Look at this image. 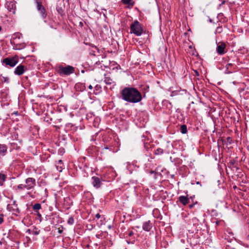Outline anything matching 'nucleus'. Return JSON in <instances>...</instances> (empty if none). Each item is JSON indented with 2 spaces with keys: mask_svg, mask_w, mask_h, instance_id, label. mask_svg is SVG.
Here are the masks:
<instances>
[{
  "mask_svg": "<svg viewBox=\"0 0 249 249\" xmlns=\"http://www.w3.org/2000/svg\"><path fill=\"white\" fill-rule=\"evenodd\" d=\"M5 179H6V176L4 174L0 173V186L3 185V183L5 181Z\"/></svg>",
  "mask_w": 249,
  "mask_h": 249,
  "instance_id": "4468645a",
  "label": "nucleus"
},
{
  "mask_svg": "<svg viewBox=\"0 0 249 249\" xmlns=\"http://www.w3.org/2000/svg\"><path fill=\"white\" fill-rule=\"evenodd\" d=\"M142 28L141 24L135 20L130 26V33L135 34L137 36H140L142 33Z\"/></svg>",
  "mask_w": 249,
  "mask_h": 249,
  "instance_id": "f03ea898",
  "label": "nucleus"
},
{
  "mask_svg": "<svg viewBox=\"0 0 249 249\" xmlns=\"http://www.w3.org/2000/svg\"><path fill=\"white\" fill-rule=\"evenodd\" d=\"M216 31L220 32L221 31V27H217Z\"/></svg>",
  "mask_w": 249,
  "mask_h": 249,
  "instance_id": "a878e982",
  "label": "nucleus"
},
{
  "mask_svg": "<svg viewBox=\"0 0 249 249\" xmlns=\"http://www.w3.org/2000/svg\"><path fill=\"white\" fill-rule=\"evenodd\" d=\"M152 228V223L149 220L144 222L142 225L143 230L146 231H150Z\"/></svg>",
  "mask_w": 249,
  "mask_h": 249,
  "instance_id": "9d476101",
  "label": "nucleus"
},
{
  "mask_svg": "<svg viewBox=\"0 0 249 249\" xmlns=\"http://www.w3.org/2000/svg\"><path fill=\"white\" fill-rule=\"evenodd\" d=\"M226 44L224 42H219L217 44L216 51L219 54L222 55L225 53Z\"/></svg>",
  "mask_w": 249,
  "mask_h": 249,
  "instance_id": "6e6552de",
  "label": "nucleus"
},
{
  "mask_svg": "<svg viewBox=\"0 0 249 249\" xmlns=\"http://www.w3.org/2000/svg\"><path fill=\"white\" fill-rule=\"evenodd\" d=\"M36 8L38 11H40L41 10H43L44 6L42 5V3L36 4Z\"/></svg>",
  "mask_w": 249,
  "mask_h": 249,
  "instance_id": "aec40b11",
  "label": "nucleus"
},
{
  "mask_svg": "<svg viewBox=\"0 0 249 249\" xmlns=\"http://www.w3.org/2000/svg\"><path fill=\"white\" fill-rule=\"evenodd\" d=\"M17 188L19 190H22L23 189H26L25 187L24 184H21L18 185L17 186Z\"/></svg>",
  "mask_w": 249,
  "mask_h": 249,
  "instance_id": "412c9836",
  "label": "nucleus"
},
{
  "mask_svg": "<svg viewBox=\"0 0 249 249\" xmlns=\"http://www.w3.org/2000/svg\"><path fill=\"white\" fill-rule=\"evenodd\" d=\"M3 63L6 65L9 66L11 67H14L18 62V57L16 55L12 57H7L2 61Z\"/></svg>",
  "mask_w": 249,
  "mask_h": 249,
  "instance_id": "20e7f679",
  "label": "nucleus"
},
{
  "mask_svg": "<svg viewBox=\"0 0 249 249\" xmlns=\"http://www.w3.org/2000/svg\"><path fill=\"white\" fill-rule=\"evenodd\" d=\"M122 2L124 4H128L133 6L134 5V2L132 1V0H122Z\"/></svg>",
  "mask_w": 249,
  "mask_h": 249,
  "instance_id": "dca6fc26",
  "label": "nucleus"
},
{
  "mask_svg": "<svg viewBox=\"0 0 249 249\" xmlns=\"http://www.w3.org/2000/svg\"><path fill=\"white\" fill-rule=\"evenodd\" d=\"M193 205H190V208H192V207H193Z\"/></svg>",
  "mask_w": 249,
  "mask_h": 249,
  "instance_id": "c756f323",
  "label": "nucleus"
},
{
  "mask_svg": "<svg viewBox=\"0 0 249 249\" xmlns=\"http://www.w3.org/2000/svg\"><path fill=\"white\" fill-rule=\"evenodd\" d=\"M25 47V45L24 43L21 44H15L13 46V48L15 50H20L24 48Z\"/></svg>",
  "mask_w": 249,
  "mask_h": 249,
  "instance_id": "ddd939ff",
  "label": "nucleus"
},
{
  "mask_svg": "<svg viewBox=\"0 0 249 249\" xmlns=\"http://www.w3.org/2000/svg\"><path fill=\"white\" fill-rule=\"evenodd\" d=\"M157 151L159 152V153H162V150L161 149H158Z\"/></svg>",
  "mask_w": 249,
  "mask_h": 249,
  "instance_id": "cd10ccee",
  "label": "nucleus"
},
{
  "mask_svg": "<svg viewBox=\"0 0 249 249\" xmlns=\"http://www.w3.org/2000/svg\"><path fill=\"white\" fill-rule=\"evenodd\" d=\"M24 184L26 189H32L36 186V180L34 178H29L26 179L25 183Z\"/></svg>",
  "mask_w": 249,
  "mask_h": 249,
  "instance_id": "39448f33",
  "label": "nucleus"
},
{
  "mask_svg": "<svg viewBox=\"0 0 249 249\" xmlns=\"http://www.w3.org/2000/svg\"><path fill=\"white\" fill-rule=\"evenodd\" d=\"M58 72L60 74L70 75L74 72V68L70 65L66 67L60 66L58 68Z\"/></svg>",
  "mask_w": 249,
  "mask_h": 249,
  "instance_id": "7ed1b4c3",
  "label": "nucleus"
},
{
  "mask_svg": "<svg viewBox=\"0 0 249 249\" xmlns=\"http://www.w3.org/2000/svg\"><path fill=\"white\" fill-rule=\"evenodd\" d=\"M89 89H92V86L91 85H89V86L88 87Z\"/></svg>",
  "mask_w": 249,
  "mask_h": 249,
  "instance_id": "c85d7f7f",
  "label": "nucleus"
},
{
  "mask_svg": "<svg viewBox=\"0 0 249 249\" xmlns=\"http://www.w3.org/2000/svg\"><path fill=\"white\" fill-rule=\"evenodd\" d=\"M39 12L41 13L42 17L43 18H45L46 17L47 13H46V10H45L44 7L43 8V10H41Z\"/></svg>",
  "mask_w": 249,
  "mask_h": 249,
  "instance_id": "a211bd4d",
  "label": "nucleus"
},
{
  "mask_svg": "<svg viewBox=\"0 0 249 249\" xmlns=\"http://www.w3.org/2000/svg\"><path fill=\"white\" fill-rule=\"evenodd\" d=\"M226 68V73H231L235 71L236 66L232 63H228L225 65Z\"/></svg>",
  "mask_w": 249,
  "mask_h": 249,
  "instance_id": "1a4fd4ad",
  "label": "nucleus"
},
{
  "mask_svg": "<svg viewBox=\"0 0 249 249\" xmlns=\"http://www.w3.org/2000/svg\"><path fill=\"white\" fill-rule=\"evenodd\" d=\"M229 139H230V138H229V137H228V138H227V140H229Z\"/></svg>",
  "mask_w": 249,
  "mask_h": 249,
  "instance_id": "f704fd0d",
  "label": "nucleus"
},
{
  "mask_svg": "<svg viewBox=\"0 0 249 249\" xmlns=\"http://www.w3.org/2000/svg\"><path fill=\"white\" fill-rule=\"evenodd\" d=\"M26 69V68L24 66L20 64L16 68L14 71V73L17 75H22L24 73Z\"/></svg>",
  "mask_w": 249,
  "mask_h": 249,
  "instance_id": "423d86ee",
  "label": "nucleus"
},
{
  "mask_svg": "<svg viewBox=\"0 0 249 249\" xmlns=\"http://www.w3.org/2000/svg\"><path fill=\"white\" fill-rule=\"evenodd\" d=\"M95 217L97 218H99L100 217V215L99 213H97L95 215Z\"/></svg>",
  "mask_w": 249,
  "mask_h": 249,
  "instance_id": "bb28decb",
  "label": "nucleus"
},
{
  "mask_svg": "<svg viewBox=\"0 0 249 249\" xmlns=\"http://www.w3.org/2000/svg\"><path fill=\"white\" fill-rule=\"evenodd\" d=\"M120 94L123 100L129 103H138L142 99L141 93L137 89L132 87L124 88L121 90Z\"/></svg>",
  "mask_w": 249,
  "mask_h": 249,
  "instance_id": "f257e3e1",
  "label": "nucleus"
},
{
  "mask_svg": "<svg viewBox=\"0 0 249 249\" xmlns=\"http://www.w3.org/2000/svg\"><path fill=\"white\" fill-rule=\"evenodd\" d=\"M62 232V231L59 230V232L61 233Z\"/></svg>",
  "mask_w": 249,
  "mask_h": 249,
  "instance_id": "72a5a7b5",
  "label": "nucleus"
},
{
  "mask_svg": "<svg viewBox=\"0 0 249 249\" xmlns=\"http://www.w3.org/2000/svg\"><path fill=\"white\" fill-rule=\"evenodd\" d=\"M104 82H105L106 84L107 85H111L112 83H113V80L111 78H110V77H109V76H107V75L106 74L105 75Z\"/></svg>",
  "mask_w": 249,
  "mask_h": 249,
  "instance_id": "f8f14e48",
  "label": "nucleus"
},
{
  "mask_svg": "<svg viewBox=\"0 0 249 249\" xmlns=\"http://www.w3.org/2000/svg\"><path fill=\"white\" fill-rule=\"evenodd\" d=\"M68 223L70 225H72L74 223V219L72 217H70L68 220Z\"/></svg>",
  "mask_w": 249,
  "mask_h": 249,
  "instance_id": "4be33fe9",
  "label": "nucleus"
},
{
  "mask_svg": "<svg viewBox=\"0 0 249 249\" xmlns=\"http://www.w3.org/2000/svg\"><path fill=\"white\" fill-rule=\"evenodd\" d=\"M1 30H2V28H1V26H0V32L1 31Z\"/></svg>",
  "mask_w": 249,
  "mask_h": 249,
  "instance_id": "7c9ffc66",
  "label": "nucleus"
},
{
  "mask_svg": "<svg viewBox=\"0 0 249 249\" xmlns=\"http://www.w3.org/2000/svg\"><path fill=\"white\" fill-rule=\"evenodd\" d=\"M58 162H59V163H61V162H62V161H61V160H59L58 161Z\"/></svg>",
  "mask_w": 249,
  "mask_h": 249,
  "instance_id": "2f4dec72",
  "label": "nucleus"
},
{
  "mask_svg": "<svg viewBox=\"0 0 249 249\" xmlns=\"http://www.w3.org/2000/svg\"><path fill=\"white\" fill-rule=\"evenodd\" d=\"M3 221V219L2 217H0V224H1Z\"/></svg>",
  "mask_w": 249,
  "mask_h": 249,
  "instance_id": "393cba45",
  "label": "nucleus"
},
{
  "mask_svg": "<svg viewBox=\"0 0 249 249\" xmlns=\"http://www.w3.org/2000/svg\"><path fill=\"white\" fill-rule=\"evenodd\" d=\"M133 232L132 231H128L127 233H126V234H127V236H131L133 235Z\"/></svg>",
  "mask_w": 249,
  "mask_h": 249,
  "instance_id": "5701e85b",
  "label": "nucleus"
},
{
  "mask_svg": "<svg viewBox=\"0 0 249 249\" xmlns=\"http://www.w3.org/2000/svg\"><path fill=\"white\" fill-rule=\"evenodd\" d=\"M33 208L34 210H38L41 209V206L40 204L36 203L34 205Z\"/></svg>",
  "mask_w": 249,
  "mask_h": 249,
  "instance_id": "6ab92c4d",
  "label": "nucleus"
},
{
  "mask_svg": "<svg viewBox=\"0 0 249 249\" xmlns=\"http://www.w3.org/2000/svg\"><path fill=\"white\" fill-rule=\"evenodd\" d=\"M91 179L92 184L94 187L96 188H99V187H100L102 184L101 178L97 177L94 176L92 177Z\"/></svg>",
  "mask_w": 249,
  "mask_h": 249,
  "instance_id": "0eeeda50",
  "label": "nucleus"
},
{
  "mask_svg": "<svg viewBox=\"0 0 249 249\" xmlns=\"http://www.w3.org/2000/svg\"><path fill=\"white\" fill-rule=\"evenodd\" d=\"M180 131L182 134H185L187 132V126L185 124H183L180 126Z\"/></svg>",
  "mask_w": 249,
  "mask_h": 249,
  "instance_id": "2eb2a0df",
  "label": "nucleus"
},
{
  "mask_svg": "<svg viewBox=\"0 0 249 249\" xmlns=\"http://www.w3.org/2000/svg\"><path fill=\"white\" fill-rule=\"evenodd\" d=\"M7 151V147L5 145L0 144V153H5Z\"/></svg>",
  "mask_w": 249,
  "mask_h": 249,
  "instance_id": "f3484780",
  "label": "nucleus"
},
{
  "mask_svg": "<svg viewBox=\"0 0 249 249\" xmlns=\"http://www.w3.org/2000/svg\"><path fill=\"white\" fill-rule=\"evenodd\" d=\"M36 4L42 3L41 0H35Z\"/></svg>",
  "mask_w": 249,
  "mask_h": 249,
  "instance_id": "b1692460",
  "label": "nucleus"
},
{
  "mask_svg": "<svg viewBox=\"0 0 249 249\" xmlns=\"http://www.w3.org/2000/svg\"><path fill=\"white\" fill-rule=\"evenodd\" d=\"M178 201L183 205H186L189 203V199L187 196H181L179 197Z\"/></svg>",
  "mask_w": 249,
  "mask_h": 249,
  "instance_id": "9b49d317",
  "label": "nucleus"
},
{
  "mask_svg": "<svg viewBox=\"0 0 249 249\" xmlns=\"http://www.w3.org/2000/svg\"><path fill=\"white\" fill-rule=\"evenodd\" d=\"M38 215L39 216H41V214H39V213H38Z\"/></svg>",
  "mask_w": 249,
  "mask_h": 249,
  "instance_id": "473e14b6",
  "label": "nucleus"
}]
</instances>
